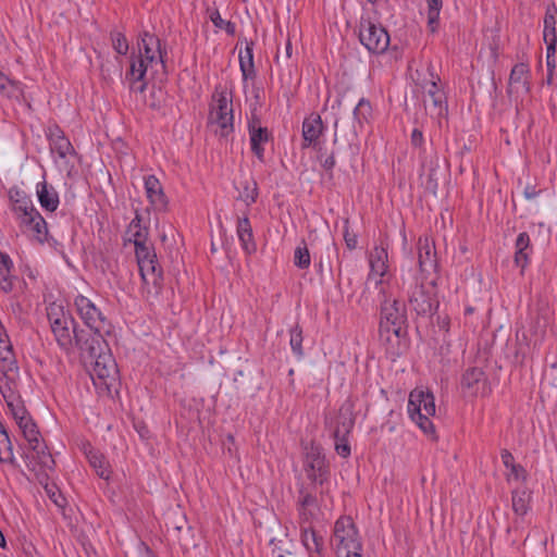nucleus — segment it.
I'll return each instance as SVG.
<instances>
[{
    "label": "nucleus",
    "mask_w": 557,
    "mask_h": 557,
    "mask_svg": "<svg viewBox=\"0 0 557 557\" xmlns=\"http://www.w3.org/2000/svg\"><path fill=\"white\" fill-rule=\"evenodd\" d=\"M84 344L81 356L90 372L91 380L96 385H103L109 389L116 381L119 371L106 339L94 336Z\"/></svg>",
    "instance_id": "nucleus-1"
},
{
    "label": "nucleus",
    "mask_w": 557,
    "mask_h": 557,
    "mask_svg": "<svg viewBox=\"0 0 557 557\" xmlns=\"http://www.w3.org/2000/svg\"><path fill=\"white\" fill-rule=\"evenodd\" d=\"M47 315L58 345L66 352H70L74 346L82 351L85 346L84 342L88 343L94 338L89 332L77 330L73 317L61 306L51 305Z\"/></svg>",
    "instance_id": "nucleus-2"
},
{
    "label": "nucleus",
    "mask_w": 557,
    "mask_h": 557,
    "mask_svg": "<svg viewBox=\"0 0 557 557\" xmlns=\"http://www.w3.org/2000/svg\"><path fill=\"white\" fill-rule=\"evenodd\" d=\"M401 290L407 294L410 308L418 315H432L438 307L435 298L434 282L424 284L416 276L403 280Z\"/></svg>",
    "instance_id": "nucleus-3"
},
{
    "label": "nucleus",
    "mask_w": 557,
    "mask_h": 557,
    "mask_svg": "<svg viewBox=\"0 0 557 557\" xmlns=\"http://www.w3.org/2000/svg\"><path fill=\"white\" fill-rule=\"evenodd\" d=\"M408 413L423 433L435 438L434 425L430 419L435 414V403L432 393L413 389L409 395Z\"/></svg>",
    "instance_id": "nucleus-4"
},
{
    "label": "nucleus",
    "mask_w": 557,
    "mask_h": 557,
    "mask_svg": "<svg viewBox=\"0 0 557 557\" xmlns=\"http://www.w3.org/2000/svg\"><path fill=\"white\" fill-rule=\"evenodd\" d=\"M233 121L232 100L225 90H215L209 114L210 126L216 135L226 137L234 129Z\"/></svg>",
    "instance_id": "nucleus-5"
},
{
    "label": "nucleus",
    "mask_w": 557,
    "mask_h": 557,
    "mask_svg": "<svg viewBox=\"0 0 557 557\" xmlns=\"http://www.w3.org/2000/svg\"><path fill=\"white\" fill-rule=\"evenodd\" d=\"M74 304L79 317L89 327L88 332L91 336L104 338V336L111 334V323L90 299L83 295H78L75 298Z\"/></svg>",
    "instance_id": "nucleus-6"
},
{
    "label": "nucleus",
    "mask_w": 557,
    "mask_h": 557,
    "mask_svg": "<svg viewBox=\"0 0 557 557\" xmlns=\"http://www.w3.org/2000/svg\"><path fill=\"white\" fill-rule=\"evenodd\" d=\"M406 311L404 306L396 299L384 300L381 305V331L392 332L396 337L405 333Z\"/></svg>",
    "instance_id": "nucleus-7"
},
{
    "label": "nucleus",
    "mask_w": 557,
    "mask_h": 557,
    "mask_svg": "<svg viewBox=\"0 0 557 557\" xmlns=\"http://www.w3.org/2000/svg\"><path fill=\"white\" fill-rule=\"evenodd\" d=\"M135 255L145 284L152 285L157 289L161 285L162 272L158 269V261L154 249L151 246H139L135 248Z\"/></svg>",
    "instance_id": "nucleus-8"
},
{
    "label": "nucleus",
    "mask_w": 557,
    "mask_h": 557,
    "mask_svg": "<svg viewBox=\"0 0 557 557\" xmlns=\"http://www.w3.org/2000/svg\"><path fill=\"white\" fill-rule=\"evenodd\" d=\"M359 39L373 53H383L389 45V35L386 29L369 20L360 23Z\"/></svg>",
    "instance_id": "nucleus-9"
},
{
    "label": "nucleus",
    "mask_w": 557,
    "mask_h": 557,
    "mask_svg": "<svg viewBox=\"0 0 557 557\" xmlns=\"http://www.w3.org/2000/svg\"><path fill=\"white\" fill-rule=\"evenodd\" d=\"M17 424L29 445V448L36 454L39 463L46 469H51L54 465V460L52 456L46 451L47 446L40 442V433L33 419L27 417Z\"/></svg>",
    "instance_id": "nucleus-10"
},
{
    "label": "nucleus",
    "mask_w": 557,
    "mask_h": 557,
    "mask_svg": "<svg viewBox=\"0 0 557 557\" xmlns=\"http://www.w3.org/2000/svg\"><path fill=\"white\" fill-rule=\"evenodd\" d=\"M305 471L313 483L323 484L329 476V466L322 448L311 444L306 448Z\"/></svg>",
    "instance_id": "nucleus-11"
},
{
    "label": "nucleus",
    "mask_w": 557,
    "mask_h": 557,
    "mask_svg": "<svg viewBox=\"0 0 557 557\" xmlns=\"http://www.w3.org/2000/svg\"><path fill=\"white\" fill-rule=\"evenodd\" d=\"M334 537L337 541V550L345 549L347 553L361 550L362 546L358 540V531L350 517H341L334 525Z\"/></svg>",
    "instance_id": "nucleus-12"
},
{
    "label": "nucleus",
    "mask_w": 557,
    "mask_h": 557,
    "mask_svg": "<svg viewBox=\"0 0 557 557\" xmlns=\"http://www.w3.org/2000/svg\"><path fill=\"white\" fill-rule=\"evenodd\" d=\"M460 388L466 397L485 396L488 394L487 379L480 368H469L460 380Z\"/></svg>",
    "instance_id": "nucleus-13"
},
{
    "label": "nucleus",
    "mask_w": 557,
    "mask_h": 557,
    "mask_svg": "<svg viewBox=\"0 0 557 557\" xmlns=\"http://www.w3.org/2000/svg\"><path fill=\"white\" fill-rule=\"evenodd\" d=\"M17 219L24 233L39 243H44L47 239V223L39 214V211H18Z\"/></svg>",
    "instance_id": "nucleus-14"
},
{
    "label": "nucleus",
    "mask_w": 557,
    "mask_h": 557,
    "mask_svg": "<svg viewBox=\"0 0 557 557\" xmlns=\"http://www.w3.org/2000/svg\"><path fill=\"white\" fill-rule=\"evenodd\" d=\"M426 113L433 119H442L447 114V102L445 92L432 81L426 87L423 100Z\"/></svg>",
    "instance_id": "nucleus-15"
},
{
    "label": "nucleus",
    "mask_w": 557,
    "mask_h": 557,
    "mask_svg": "<svg viewBox=\"0 0 557 557\" xmlns=\"http://www.w3.org/2000/svg\"><path fill=\"white\" fill-rule=\"evenodd\" d=\"M138 46V57L146 59L148 63H150V67L160 66L164 71V57L166 53L161 51L160 39L158 37L152 34L145 33Z\"/></svg>",
    "instance_id": "nucleus-16"
},
{
    "label": "nucleus",
    "mask_w": 557,
    "mask_h": 557,
    "mask_svg": "<svg viewBox=\"0 0 557 557\" xmlns=\"http://www.w3.org/2000/svg\"><path fill=\"white\" fill-rule=\"evenodd\" d=\"M354 423L355 421L350 413H345L343 409H341L337 424L333 431V436L335 438V450L344 458H347L350 455V446L347 441V435L352 430Z\"/></svg>",
    "instance_id": "nucleus-17"
},
{
    "label": "nucleus",
    "mask_w": 557,
    "mask_h": 557,
    "mask_svg": "<svg viewBox=\"0 0 557 557\" xmlns=\"http://www.w3.org/2000/svg\"><path fill=\"white\" fill-rule=\"evenodd\" d=\"M49 146L52 153L67 162L69 158L75 156V150L64 133L58 127H50L48 133Z\"/></svg>",
    "instance_id": "nucleus-18"
},
{
    "label": "nucleus",
    "mask_w": 557,
    "mask_h": 557,
    "mask_svg": "<svg viewBox=\"0 0 557 557\" xmlns=\"http://www.w3.org/2000/svg\"><path fill=\"white\" fill-rule=\"evenodd\" d=\"M149 66L150 63L143 57H136L132 60L129 71L126 73V81H128L132 90L138 92L145 90L146 84L144 78Z\"/></svg>",
    "instance_id": "nucleus-19"
},
{
    "label": "nucleus",
    "mask_w": 557,
    "mask_h": 557,
    "mask_svg": "<svg viewBox=\"0 0 557 557\" xmlns=\"http://www.w3.org/2000/svg\"><path fill=\"white\" fill-rule=\"evenodd\" d=\"M418 263L421 272L436 270L437 268L435 244L429 237L419 238Z\"/></svg>",
    "instance_id": "nucleus-20"
},
{
    "label": "nucleus",
    "mask_w": 557,
    "mask_h": 557,
    "mask_svg": "<svg viewBox=\"0 0 557 557\" xmlns=\"http://www.w3.org/2000/svg\"><path fill=\"white\" fill-rule=\"evenodd\" d=\"M323 132V123L318 114H311L302 122L304 147L315 145Z\"/></svg>",
    "instance_id": "nucleus-21"
},
{
    "label": "nucleus",
    "mask_w": 557,
    "mask_h": 557,
    "mask_svg": "<svg viewBox=\"0 0 557 557\" xmlns=\"http://www.w3.org/2000/svg\"><path fill=\"white\" fill-rule=\"evenodd\" d=\"M145 189L147 198L150 203L154 207H166L168 200L163 191V187L154 175H148L145 177Z\"/></svg>",
    "instance_id": "nucleus-22"
},
{
    "label": "nucleus",
    "mask_w": 557,
    "mask_h": 557,
    "mask_svg": "<svg viewBox=\"0 0 557 557\" xmlns=\"http://www.w3.org/2000/svg\"><path fill=\"white\" fill-rule=\"evenodd\" d=\"M36 194L44 209H58L59 195L52 185L48 184L46 181L38 183Z\"/></svg>",
    "instance_id": "nucleus-23"
},
{
    "label": "nucleus",
    "mask_w": 557,
    "mask_h": 557,
    "mask_svg": "<svg viewBox=\"0 0 557 557\" xmlns=\"http://www.w3.org/2000/svg\"><path fill=\"white\" fill-rule=\"evenodd\" d=\"M250 145L251 151L256 154L259 160H263V148L262 144L268 143L269 132L267 127L256 126V122L252 121L249 124Z\"/></svg>",
    "instance_id": "nucleus-24"
},
{
    "label": "nucleus",
    "mask_w": 557,
    "mask_h": 557,
    "mask_svg": "<svg viewBox=\"0 0 557 557\" xmlns=\"http://www.w3.org/2000/svg\"><path fill=\"white\" fill-rule=\"evenodd\" d=\"M529 69L528 65L524 63H518L516 64L510 73L509 76V89L510 92H528V77Z\"/></svg>",
    "instance_id": "nucleus-25"
},
{
    "label": "nucleus",
    "mask_w": 557,
    "mask_h": 557,
    "mask_svg": "<svg viewBox=\"0 0 557 557\" xmlns=\"http://www.w3.org/2000/svg\"><path fill=\"white\" fill-rule=\"evenodd\" d=\"M84 453L90 463V466L96 470L97 474L104 480L110 478L111 471L107 467V461L104 456L98 450L94 449L90 444L84 445Z\"/></svg>",
    "instance_id": "nucleus-26"
},
{
    "label": "nucleus",
    "mask_w": 557,
    "mask_h": 557,
    "mask_svg": "<svg viewBox=\"0 0 557 557\" xmlns=\"http://www.w3.org/2000/svg\"><path fill=\"white\" fill-rule=\"evenodd\" d=\"M237 235L246 253L251 255L257 250L248 218H238Z\"/></svg>",
    "instance_id": "nucleus-27"
},
{
    "label": "nucleus",
    "mask_w": 557,
    "mask_h": 557,
    "mask_svg": "<svg viewBox=\"0 0 557 557\" xmlns=\"http://www.w3.org/2000/svg\"><path fill=\"white\" fill-rule=\"evenodd\" d=\"M556 23H557V8H547L544 16V29L543 39L546 46L556 47L557 35H556Z\"/></svg>",
    "instance_id": "nucleus-28"
},
{
    "label": "nucleus",
    "mask_w": 557,
    "mask_h": 557,
    "mask_svg": "<svg viewBox=\"0 0 557 557\" xmlns=\"http://www.w3.org/2000/svg\"><path fill=\"white\" fill-rule=\"evenodd\" d=\"M144 216L141 213L136 211V216L132 220L127 233L131 235L129 240L135 245V248L139 246H146L148 238V227L143 225Z\"/></svg>",
    "instance_id": "nucleus-29"
},
{
    "label": "nucleus",
    "mask_w": 557,
    "mask_h": 557,
    "mask_svg": "<svg viewBox=\"0 0 557 557\" xmlns=\"http://www.w3.org/2000/svg\"><path fill=\"white\" fill-rule=\"evenodd\" d=\"M18 368L0 369V392L4 399L15 395Z\"/></svg>",
    "instance_id": "nucleus-30"
},
{
    "label": "nucleus",
    "mask_w": 557,
    "mask_h": 557,
    "mask_svg": "<svg viewBox=\"0 0 557 557\" xmlns=\"http://www.w3.org/2000/svg\"><path fill=\"white\" fill-rule=\"evenodd\" d=\"M371 273L368 281L372 280L373 275L382 277L387 271V251L383 247H375L370 255Z\"/></svg>",
    "instance_id": "nucleus-31"
},
{
    "label": "nucleus",
    "mask_w": 557,
    "mask_h": 557,
    "mask_svg": "<svg viewBox=\"0 0 557 557\" xmlns=\"http://www.w3.org/2000/svg\"><path fill=\"white\" fill-rule=\"evenodd\" d=\"M188 521L186 516L181 511L180 508L171 510L166 517V532L169 536L176 535L180 533V530L184 528V525H188Z\"/></svg>",
    "instance_id": "nucleus-32"
},
{
    "label": "nucleus",
    "mask_w": 557,
    "mask_h": 557,
    "mask_svg": "<svg viewBox=\"0 0 557 557\" xmlns=\"http://www.w3.org/2000/svg\"><path fill=\"white\" fill-rule=\"evenodd\" d=\"M170 539L174 544H177L184 552H187L190 547L197 546L193 528L189 524L184 525V528L180 530V533H177L176 535H171Z\"/></svg>",
    "instance_id": "nucleus-33"
},
{
    "label": "nucleus",
    "mask_w": 557,
    "mask_h": 557,
    "mask_svg": "<svg viewBox=\"0 0 557 557\" xmlns=\"http://www.w3.org/2000/svg\"><path fill=\"white\" fill-rule=\"evenodd\" d=\"M9 198L13 209H34L30 196L21 187H12L9 190Z\"/></svg>",
    "instance_id": "nucleus-34"
},
{
    "label": "nucleus",
    "mask_w": 557,
    "mask_h": 557,
    "mask_svg": "<svg viewBox=\"0 0 557 557\" xmlns=\"http://www.w3.org/2000/svg\"><path fill=\"white\" fill-rule=\"evenodd\" d=\"M11 264L9 256L0 252V288L4 292H10L13 287Z\"/></svg>",
    "instance_id": "nucleus-35"
},
{
    "label": "nucleus",
    "mask_w": 557,
    "mask_h": 557,
    "mask_svg": "<svg viewBox=\"0 0 557 557\" xmlns=\"http://www.w3.org/2000/svg\"><path fill=\"white\" fill-rule=\"evenodd\" d=\"M22 94L23 90L21 84L9 79L2 72H0V95L8 98L18 99Z\"/></svg>",
    "instance_id": "nucleus-36"
},
{
    "label": "nucleus",
    "mask_w": 557,
    "mask_h": 557,
    "mask_svg": "<svg viewBox=\"0 0 557 557\" xmlns=\"http://www.w3.org/2000/svg\"><path fill=\"white\" fill-rule=\"evenodd\" d=\"M531 494L527 490H515L512 492V509L518 515H525L529 509Z\"/></svg>",
    "instance_id": "nucleus-37"
},
{
    "label": "nucleus",
    "mask_w": 557,
    "mask_h": 557,
    "mask_svg": "<svg viewBox=\"0 0 557 557\" xmlns=\"http://www.w3.org/2000/svg\"><path fill=\"white\" fill-rule=\"evenodd\" d=\"M17 368L12 345L0 338V369Z\"/></svg>",
    "instance_id": "nucleus-38"
},
{
    "label": "nucleus",
    "mask_w": 557,
    "mask_h": 557,
    "mask_svg": "<svg viewBox=\"0 0 557 557\" xmlns=\"http://www.w3.org/2000/svg\"><path fill=\"white\" fill-rule=\"evenodd\" d=\"M239 66L245 79L255 75L252 48L247 46L245 52L239 53Z\"/></svg>",
    "instance_id": "nucleus-39"
},
{
    "label": "nucleus",
    "mask_w": 557,
    "mask_h": 557,
    "mask_svg": "<svg viewBox=\"0 0 557 557\" xmlns=\"http://www.w3.org/2000/svg\"><path fill=\"white\" fill-rule=\"evenodd\" d=\"M428 2V25L432 33L438 27L440 12L442 9V0H426Z\"/></svg>",
    "instance_id": "nucleus-40"
},
{
    "label": "nucleus",
    "mask_w": 557,
    "mask_h": 557,
    "mask_svg": "<svg viewBox=\"0 0 557 557\" xmlns=\"http://www.w3.org/2000/svg\"><path fill=\"white\" fill-rule=\"evenodd\" d=\"M16 423L29 417L18 396L4 399Z\"/></svg>",
    "instance_id": "nucleus-41"
},
{
    "label": "nucleus",
    "mask_w": 557,
    "mask_h": 557,
    "mask_svg": "<svg viewBox=\"0 0 557 557\" xmlns=\"http://www.w3.org/2000/svg\"><path fill=\"white\" fill-rule=\"evenodd\" d=\"M289 333H290V339H289L290 348L294 351V354L298 358H300L304 356L302 330L299 325H295L294 327L290 329Z\"/></svg>",
    "instance_id": "nucleus-42"
},
{
    "label": "nucleus",
    "mask_w": 557,
    "mask_h": 557,
    "mask_svg": "<svg viewBox=\"0 0 557 557\" xmlns=\"http://www.w3.org/2000/svg\"><path fill=\"white\" fill-rule=\"evenodd\" d=\"M302 543L308 550L320 552L322 549V537L318 536L313 530H305L302 533Z\"/></svg>",
    "instance_id": "nucleus-43"
},
{
    "label": "nucleus",
    "mask_w": 557,
    "mask_h": 557,
    "mask_svg": "<svg viewBox=\"0 0 557 557\" xmlns=\"http://www.w3.org/2000/svg\"><path fill=\"white\" fill-rule=\"evenodd\" d=\"M371 111L372 109L370 102L364 98H361L354 110L355 120H357L359 123L367 121L371 115Z\"/></svg>",
    "instance_id": "nucleus-44"
},
{
    "label": "nucleus",
    "mask_w": 557,
    "mask_h": 557,
    "mask_svg": "<svg viewBox=\"0 0 557 557\" xmlns=\"http://www.w3.org/2000/svg\"><path fill=\"white\" fill-rule=\"evenodd\" d=\"M294 263L300 269H307L310 265V253L306 245L295 249Z\"/></svg>",
    "instance_id": "nucleus-45"
},
{
    "label": "nucleus",
    "mask_w": 557,
    "mask_h": 557,
    "mask_svg": "<svg viewBox=\"0 0 557 557\" xmlns=\"http://www.w3.org/2000/svg\"><path fill=\"white\" fill-rule=\"evenodd\" d=\"M210 18L216 27L225 29L228 34H234L235 25L230 21L223 20L218 11L211 13Z\"/></svg>",
    "instance_id": "nucleus-46"
},
{
    "label": "nucleus",
    "mask_w": 557,
    "mask_h": 557,
    "mask_svg": "<svg viewBox=\"0 0 557 557\" xmlns=\"http://www.w3.org/2000/svg\"><path fill=\"white\" fill-rule=\"evenodd\" d=\"M113 48L119 54H126L128 51V44L125 36L121 33L112 35Z\"/></svg>",
    "instance_id": "nucleus-47"
},
{
    "label": "nucleus",
    "mask_w": 557,
    "mask_h": 557,
    "mask_svg": "<svg viewBox=\"0 0 557 557\" xmlns=\"http://www.w3.org/2000/svg\"><path fill=\"white\" fill-rule=\"evenodd\" d=\"M422 168H423V171L428 174L430 181H435V182L437 181V174H436V170L438 168L437 156H434L431 159L430 164L423 163Z\"/></svg>",
    "instance_id": "nucleus-48"
},
{
    "label": "nucleus",
    "mask_w": 557,
    "mask_h": 557,
    "mask_svg": "<svg viewBox=\"0 0 557 557\" xmlns=\"http://www.w3.org/2000/svg\"><path fill=\"white\" fill-rule=\"evenodd\" d=\"M530 253L528 250L516 251L515 263L523 271L529 263Z\"/></svg>",
    "instance_id": "nucleus-49"
},
{
    "label": "nucleus",
    "mask_w": 557,
    "mask_h": 557,
    "mask_svg": "<svg viewBox=\"0 0 557 557\" xmlns=\"http://www.w3.org/2000/svg\"><path fill=\"white\" fill-rule=\"evenodd\" d=\"M556 47L546 46V67L547 71L555 72L556 69Z\"/></svg>",
    "instance_id": "nucleus-50"
},
{
    "label": "nucleus",
    "mask_w": 557,
    "mask_h": 557,
    "mask_svg": "<svg viewBox=\"0 0 557 557\" xmlns=\"http://www.w3.org/2000/svg\"><path fill=\"white\" fill-rule=\"evenodd\" d=\"M530 246V236L528 233L522 232L516 239V251L528 250Z\"/></svg>",
    "instance_id": "nucleus-51"
},
{
    "label": "nucleus",
    "mask_w": 557,
    "mask_h": 557,
    "mask_svg": "<svg viewBox=\"0 0 557 557\" xmlns=\"http://www.w3.org/2000/svg\"><path fill=\"white\" fill-rule=\"evenodd\" d=\"M13 449L12 443L10 442V446L0 445V462H13Z\"/></svg>",
    "instance_id": "nucleus-52"
},
{
    "label": "nucleus",
    "mask_w": 557,
    "mask_h": 557,
    "mask_svg": "<svg viewBox=\"0 0 557 557\" xmlns=\"http://www.w3.org/2000/svg\"><path fill=\"white\" fill-rule=\"evenodd\" d=\"M348 219H345V232H344V238L347 247L351 250L356 248L357 245V235L354 233H350L347 227Z\"/></svg>",
    "instance_id": "nucleus-53"
},
{
    "label": "nucleus",
    "mask_w": 557,
    "mask_h": 557,
    "mask_svg": "<svg viewBox=\"0 0 557 557\" xmlns=\"http://www.w3.org/2000/svg\"><path fill=\"white\" fill-rule=\"evenodd\" d=\"M510 475H512L516 480H525L527 472L520 465H513L510 468Z\"/></svg>",
    "instance_id": "nucleus-54"
},
{
    "label": "nucleus",
    "mask_w": 557,
    "mask_h": 557,
    "mask_svg": "<svg viewBox=\"0 0 557 557\" xmlns=\"http://www.w3.org/2000/svg\"><path fill=\"white\" fill-rule=\"evenodd\" d=\"M500 457H502V461L506 468L509 469L511 466L515 465V458L509 450L503 449Z\"/></svg>",
    "instance_id": "nucleus-55"
},
{
    "label": "nucleus",
    "mask_w": 557,
    "mask_h": 557,
    "mask_svg": "<svg viewBox=\"0 0 557 557\" xmlns=\"http://www.w3.org/2000/svg\"><path fill=\"white\" fill-rule=\"evenodd\" d=\"M423 143V134L420 129L414 128L411 133V144L414 147H420Z\"/></svg>",
    "instance_id": "nucleus-56"
},
{
    "label": "nucleus",
    "mask_w": 557,
    "mask_h": 557,
    "mask_svg": "<svg viewBox=\"0 0 557 557\" xmlns=\"http://www.w3.org/2000/svg\"><path fill=\"white\" fill-rule=\"evenodd\" d=\"M10 437L4 428V425L0 422V445L10 446Z\"/></svg>",
    "instance_id": "nucleus-57"
},
{
    "label": "nucleus",
    "mask_w": 557,
    "mask_h": 557,
    "mask_svg": "<svg viewBox=\"0 0 557 557\" xmlns=\"http://www.w3.org/2000/svg\"><path fill=\"white\" fill-rule=\"evenodd\" d=\"M322 165H323L324 169L331 170L335 165L334 154L332 153L329 157H326L324 159V161L322 162Z\"/></svg>",
    "instance_id": "nucleus-58"
},
{
    "label": "nucleus",
    "mask_w": 557,
    "mask_h": 557,
    "mask_svg": "<svg viewBox=\"0 0 557 557\" xmlns=\"http://www.w3.org/2000/svg\"><path fill=\"white\" fill-rule=\"evenodd\" d=\"M313 502H314V497H313V496H311V495H309V494L304 495V496H302V498H301V500H300V503H301V505H302L304 507H306V506H309V505L313 504Z\"/></svg>",
    "instance_id": "nucleus-59"
},
{
    "label": "nucleus",
    "mask_w": 557,
    "mask_h": 557,
    "mask_svg": "<svg viewBox=\"0 0 557 557\" xmlns=\"http://www.w3.org/2000/svg\"><path fill=\"white\" fill-rule=\"evenodd\" d=\"M285 53H286V58L287 59L290 58V55H292V44H290L289 40L286 42Z\"/></svg>",
    "instance_id": "nucleus-60"
},
{
    "label": "nucleus",
    "mask_w": 557,
    "mask_h": 557,
    "mask_svg": "<svg viewBox=\"0 0 557 557\" xmlns=\"http://www.w3.org/2000/svg\"><path fill=\"white\" fill-rule=\"evenodd\" d=\"M360 552L361 550H355L352 553H347L346 557H362Z\"/></svg>",
    "instance_id": "nucleus-61"
},
{
    "label": "nucleus",
    "mask_w": 557,
    "mask_h": 557,
    "mask_svg": "<svg viewBox=\"0 0 557 557\" xmlns=\"http://www.w3.org/2000/svg\"><path fill=\"white\" fill-rule=\"evenodd\" d=\"M553 78H554V72L547 71V75H546L547 84H552Z\"/></svg>",
    "instance_id": "nucleus-62"
},
{
    "label": "nucleus",
    "mask_w": 557,
    "mask_h": 557,
    "mask_svg": "<svg viewBox=\"0 0 557 557\" xmlns=\"http://www.w3.org/2000/svg\"><path fill=\"white\" fill-rule=\"evenodd\" d=\"M473 311H474L473 307H467L466 310H465V313L466 314H471V313H473Z\"/></svg>",
    "instance_id": "nucleus-63"
},
{
    "label": "nucleus",
    "mask_w": 557,
    "mask_h": 557,
    "mask_svg": "<svg viewBox=\"0 0 557 557\" xmlns=\"http://www.w3.org/2000/svg\"><path fill=\"white\" fill-rule=\"evenodd\" d=\"M227 440H228L230 442H234V436H233L232 434H228V435H227Z\"/></svg>",
    "instance_id": "nucleus-64"
}]
</instances>
